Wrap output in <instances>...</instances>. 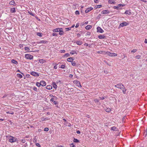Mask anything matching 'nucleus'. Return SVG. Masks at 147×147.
<instances>
[{
	"mask_svg": "<svg viewBox=\"0 0 147 147\" xmlns=\"http://www.w3.org/2000/svg\"><path fill=\"white\" fill-rule=\"evenodd\" d=\"M74 82L76 83L78 86L81 87H82V86L79 81L77 80L74 81Z\"/></svg>",
	"mask_w": 147,
	"mask_h": 147,
	"instance_id": "9b49d317",
	"label": "nucleus"
},
{
	"mask_svg": "<svg viewBox=\"0 0 147 147\" xmlns=\"http://www.w3.org/2000/svg\"><path fill=\"white\" fill-rule=\"evenodd\" d=\"M125 5H123V4H119L118 5V6L119 7H121V6H122V7H123L124 6H125Z\"/></svg>",
	"mask_w": 147,
	"mask_h": 147,
	"instance_id": "09e8293b",
	"label": "nucleus"
},
{
	"mask_svg": "<svg viewBox=\"0 0 147 147\" xmlns=\"http://www.w3.org/2000/svg\"><path fill=\"white\" fill-rule=\"evenodd\" d=\"M94 101L95 102L98 103L99 102V100L97 99H96L94 100Z\"/></svg>",
	"mask_w": 147,
	"mask_h": 147,
	"instance_id": "6e6d98bb",
	"label": "nucleus"
},
{
	"mask_svg": "<svg viewBox=\"0 0 147 147\" xmlns=\"http://www.w3.org/2000/svg\"><path fill=\"white\" fill-rule=\"evenodd\" d=\"M22 142L23 143H24L26 142V140L25 139H22L21 140Z\"/></svg>",
	"mask_w": 147,
	"mask_h": 147,
	"instance_id": "052dcab7",
	"label": "nucleus"
},
{
	"mask_svg": "<svg viewBox=\"0 0 147 147\" xmlns=\"http://www.w3.org/2000/svg\"><path fill=\"white\" fill-rule=\"evenodd\" d=\"M7 113H9V114H11V115H13L14 114L13 112V111H7Z\"/></svg>",
	"mask_w": 147,
	"mask_h": 147,
	"instance_id": "e433bc0d",
	"label": "nucleus"
},
{
	"mask_svg": "<svg viewBox=\"0 0 147 147\" xmlns=\"http://www.w3.org/2000/svg\"><path fill=\"white\" fill-rule=\"evenodd\" d=\"M53 85L54 88L56 89L57 88V86L56 83L55 82H53Z\"/></svg>",
	"mask_w": 147,
	"mask_h": 147,
	"instance_id": "f3484780",
	"label": "nucleus"
},
{
	"mask_svg": "<svg viewBox=\"0 0 147 147\" xmlns=\"http://www.w3.org/2000/svg\"><path fill=\"white\" fill-rule=\"evenodd\" d=\"M109 13L110 12L108 10H103L101 12V14H109Z\"/></svg>",
	"mask_w": 147,
	"mask_h": 147,
	"instance_id": "1a4fd4ad",
	"label": "nucleus"
},
{
	"mask_svg": "<svg viewBox=\"0 0 147 147\" xmlns=\"http://www.w3.org/2000/svg\"><path fill=\"white\" fill-rule=\"evenodd\" d=\"M76 43L78 45H81L82 44L83 42L82 41H76Z\"/></svg>",
	"mask_w": 147,
	"mask_h": 147,
	"instance_id": "a878e982",
	"label": "nucleus"
},
{
	"mask_svg": "<svg viewBox=\"0 0 147 147\" xmlns=\"http://www.w3.org/2000/svg\"><path fill=\"white\" fill-rule=\"evenodd\" d=\"M11 62L15 64H17L18 63V62L14 59H12L11 60Z\"/></svg>",
	"mask_w": 147,
	"mask_h": 147,
	"instance_id": "412c9836",
	"label": "nucleus"
},
{
	"mask_svg": "<svg viewBox=\"0 0 147 147\" xmlns=\"http://www.w3.org/2000/svg\"><path fill=\"white\" fill-rule=\"evenodd\" d=\"M79 26V24L78 23H77L76 24V25L75 26V27L76 28H78Z\"/></svg>",
	"mask_w": 147,
	"mask_h": 147,
	"instance_id": "338daca9",
	"label": "nucleus"
},
{
	"mask_svg": "<svg viewBox=\"0 0 147 147\" xmlns=\"http://www.w3.org/2000/svg\"><path fill=\"white\" fill-rule=\"evenodd\" d=\"M52 36H57L58 34L57 33H53L52 34Z\"/></svg>",
	"mask_w": 147,
	"mask_h": 147,
	"instance_id": "37998d69",
	"label": "nucleus"
},
{
	"mask_svg": "<svg viewBox=\"0 0 147 147\" xmlns=\"http://www.w3.org/2000/svg\"><path fill=\"white\" fill-rule=\"evenodd\" d=\"M141 57L140 55H138L136 56V58L137 59H140Z\"/></svg>",
	"mask_w": 147,
	"mask_h": 147,
	"instance_id": "49530a36",
	"label": "nucleus"
},
{
	"mask_svg": "<svg viewBox=\"0 0 147 147\" xmlns=\"http://www.w3.org/2000/svg\"><path fill=\"white\" fill-rule=\"evenodd\" d=\"M9 4L11 5H15V3L14 1L12 0L9 3Z\"/></svg>",
	"mask_w": 147,
	"mask_h": 147,
	"instance_id": "393cba45",
	"label": "nucleus"
},
{
	"mask_svg": "<svg viewBox=\"0 0 147 147\" xmlns=\"http://www.w3.org/2000/svg\"><path fill=\"white\" fill-rule=\"evenodd\" d=\"M59 31V34L60 35H63L64 34V32L63 30V29L62 28H61Z\"/></svg>",
	"mask_w": 147,
	"mask_h": 147,
	"instance_id": "f8f14e48",
	"label": "nucleus"
},
{
	"mask_svg": "<svg viewBox=\"0 0 147 147\" xmlns=\"http://www.w3.org/2000/svg\"><path fill=\"white\" fill-rule=\"evenodd\" d=\"M17 76L18 77H19L20 78H22V75L20 74H17Z\"/></svg>",
	"mask_w": 147,
	"mask_h": 147,
	"instance_id": "c756f323",
	"label": "nucleus"
},
{
	"mask_svg": "<svg viewBox=\"0 0 147 147\" xmlns=\"http://www.w3.org/2000/svg\"><path fill=\"white\" fill-rule=\"evenodd\" d=\"M70 53L71 55H74V54H77V53L76 51L74 50L72 51H71L70 52Z\"/></svg>",
	"mask_w": 147,
	"mask_h": 147,
	"instance_id": "cd10ccee",
	"label": "nucleus"
},
{
	"mask_svg": "<svg viewBox=\"0 0 147 147\" xmlns=\"http://www.w3.org/2000/svg\"><path fill=\"white\" fill-rule=\"evenodd\" d=\"M99 98H100V100H103L105 99V97L103 96L100 97Z\"/></svg>",
	"mask_w": 147,
	"mask_h": 147,
	"instance_id": "0e129e2a",
	"label": "nucleus"
},
{
	"mask_svg": "<svg viewBox=\"0 0 147 147\" xmlns=\"http://www.w3.org/2000/svg\"><path fill=\"white\" fill-rule=\"evenodd\" d=\"M97 30L98 32L102 33L104 32V30L100 27H98L97 28Z\"/></svg>",
	"mask_w": 147,
	"mask_h": 147,
	"instance_id": "423d86ee",
	"label": "nucleus"
},
{
	"mask_svg": "<svg viewBox=\"0 0 147 147\" xmlns=\"http://www.w3.org/2000/svg\"><path fill=\"white\" fill-rule=\"evenodd\" d=\"M105 37V36L104 35H100L98 36V38L99 39H104Z\"/></svg>",
	"mask_w": 147,
	"mask_h": 147,
	"instance_id": "a211bd4d",
	"label": "nucleus"
},
{
	"mask_svg": "<svg viewBox=\"0 0 147 147\" xmlns=\"http://www.w3.org/2000/svg\"><path fill=\"white\" fill-rule=\"evenodd\" d=\"M36 146L38 147H40V144L38 143H37L36 144Z\"/></svg>",
	"mask_w": 147,
	"mask_h": 147,
	"instance_id": "603ef678",
	"label": "nucleus"
},
{
	"mask_svg": "<svg viewBox=\"0 0 147 147\" xmlns=\"http://www.w3.org/2000/svg\"><path fill=\"white\" fill-rule=\"evenodd\" d=\"M46 88L48 90H51L52 88V87L51 86H47L46 87Z\"/></svg>",
	"mask_w": 147,
	"mask_h": 147,
	"instance_id": "bb28decb",
	"label": "nucleus"
},
{
	"mask_svg": "<svg viewBox=\"0 0 147 147\" xmlns=\"http://www.w3.org/2000/svg\"><path fill=\"white\" fill-rule=\"evenodd\" d=\"M125 14H126L130 15L131 14V13L130 11V10H126L125 12L124 13Z\"/></svg>",
	"mask_w": 147,
	"mask_h": 147,
	"instance_id": "aec40b11",
	"label": "nucleus"
},
{
	"mask_svg": "<svg viewBox=\"0 0 147 147\" xmlns=\"http://www.w3.org/2000/svg\"><path fill=\"white\" fill-rule=\"evenodd\" d=\"M97 7L96 8V9L97 8H99L101 7H102V5H97Z\"/></svg>",
	"mask_w": 147,
	"mask_h": 147,
	"instance_id": "a18cd8bd",
	"label": "nucleus"
},
{
	"mask_svg": "<svg viewBox=\"0 0 147 147\" xmlns=\"http://www.w3.org/2000/svg\"><path fill=\"white\" fill-rule=\"evenodd\" d=\"M57 64H56L54 66V68L55 69H56L57 68Z\"/></svg>",
	"mask_w": 147,
	"mask_h": 147,
	"instance_id": "5fc2aeb1",
	"label": "nucleus"
},
{
	"mask_svg": "<svg viewBox=\"0 0 147 147\" xmlns=\"http://www.w3.org/2000/svg\"><path fill=\"white\" fill-rule=\"evenodd\" d=\"M16 11V9L14 7L13 8H11L10 9V12L11 13H15Z\"/></svg>",
	"mask_w": 147,
	"mask_h": 147,
	"instance_id": "dca6fc26",
	"label": "nucleus"
},
{
	"mask_svg": "<svg viewBox=\"0 0 147 147\" xmlns=\"http://www.w3.org/2000/svg\"><path fill=\"white\" fill-rule=\"evenodd\" d=\"M101 16V15L100 14H99L98 15V16L96 17V18L98 20H99Z\"/></svg>",
	"mask_w": 147,
	"mask_h": 147,
	"instance_id": "c9c22d12",
	"label": "nucleus"
},
{
	"mask_svg": "<svg viewBox=\"0 0 147 147\" xmlns=\"http://www.w3.org/2000/svg\"><path fill=\"white\" fill-rule=\"evenodd\" d=\"M49 119L50 118L48 117L44 118V117H42V118H41V120L42 121L48 120H49Z\"/></svg>",
	"mask_w": 147,
	"mask_h": 147,
	"instance_id": "5701e85b",
	"label": "nucleus"
},
{
	"mask_svg": "<svg viewBox=\"0 0 147 147\" xmlns=\"http://www.w3.org/2000/svg\"><path fill=\"white\" fill-rule=\"evenodd\" d=\"M74 142H75L78 143L79 142V141L77 139L74 138Z\"/></svg>",
	"mask_w": 147,
	"mask_h": 147,
	"instance_id": "c85d7f7f",
	"label": "nucleus"
},
{
	"mask_svg": "<svg viewBox=\"0 0 147 147\" xmlns=\"http://www.w3.org/2000/svg\"><path fill=\"white\" fill-rule=\"evenodd\" d=\"M71 29V28H66V31H68L69 30H70Z\"/></svg>",
	"mask_w": 147,
	"mask_h": 147,
	"instance_id": "4d7b16f0",
	"label": "nucleus"
},
{
	"mask_svg": "<svg viewBox=\"0 0 147 147\" xmlns=\"http://www.w3.org/2000/svg\"><path fill=\"white\" fill-rule=\"evenodd\" d=\"M48 42V41H47L46 40H41L40 41L38 42H37V43L38 44H39L40 43H44L45 44Z\"/></svg>",
	"mask_w": 147,
	"mask_h": 147,
	"instance_id": "9d476101",
	"label": "nucleus"
},
{
	"mask_svg": "<svg viewBox=\"0 0 147 147\" xmlns=\"http://www.w3.org/2000/svg\"><path fill=\"white\" fill-rule=\"evenodd\" d=\"M26 76L27 78H29L30 76L29 74H26Z\"/></svg>",
	"mask_w": 147,
	"mask_h": 147,
	"instance_id": "680f3d73",
	"label": "nucleus"
},
{
	"mask_svg": "<svg viewBox=\"0 0 147 147\" xmlns=\"http://www.w3.org/2000/svg\"><path fill=\"white\" fill-rule=\"evenodd\" d=\"M121 86H123V85L121 83H120L115 85V87L117 88H120V89H122L123 88L122 87H121Z\"/></svg>",
	"mask_w": 147,
	"mask_h": 147,
	"instance_id": "39448f33",
	"label": "nucleus"
},
{
	"mask_svg": "<svg viewBox=\"0 0 147 147\" xmlns=\"http://www.w3.org/2000/svg\"><path fill=\"white\" fill-rule=\"evenodd\" d=\"M10 137L11 138L9 140V141L10 142L13 143L17 141V139L16 138H15L14 137L11 136H10Z\"/></svg>",
	"mask_w": 147,
	"mask_h": 147,
	"instance_id": "f03ea898",
	"label": "nucleus"
},
{
	"mask_svg": "<svg viewBox=\"0 0 147 147\" xmlns=\"http://www.w3.org/2000/svg\"><path fill=\"white\" fill-rule=\"evenodd\" d=\"M24 49L26 51H29L30 50V48L27 47H25Z\"/></svg>",
	"mask_w": 147,
	"mask_h": 147,
	"instance_id": "58836bf2",
	"label": "nucleus"
},
{
	"mask_svg": "<svg viewBox=\"0 0 147 147\" xmlns=\"http://www.w3.org/2000/svg\"><path fill=\"white\" fill-rule=\"evenodd\" d=\"M106 53L109 56L111 57L116 56L117 55V54L115 53H111L109 52H107Z\"/></svg>",
	"mask_w": 147,
	"mask_h": 147,
	"instance_id": "7ed1b4c3",
	"label": "nucleus"
},
{
	"mask_svg": "<svg viewBox=\"0 0 147 147\" xmlns=\"http://www.w3.org/2000/svg\"><path fill=\"white\" fill-rule=\"evenodd\" d=\"M25 57L26 59H29L30 60L32 59L33 58V55L29 54H25Z\"/></svg>",
	"mask_w": 147,
	"mask_h": 147,
	"instance_id": "f257e3e1",
	"label": "nucleus"
},
{
	"mask_svg": "<svg viewBox=\"0 0 147 147\" xmlns=\"http://www.w3.org/2000/svg\"><path fill=\"white\" fill-rule=\"evenodd\" d=\"M70 56V54H69V53H66L64 55V57H68L69 56Z\"/></svg>",
	"mask_w": 147,
	"mask_h": 147,
	"instance_id": "ea45409f",
	"label": "nucleus"
},
{
	"mask_svg": "<svg viewBox=\"0 0 147 147\" xmlns=\"http://www.w3.org/2000/svg\"><path fill=\"white\" fill-rule=\"evenodd\" d=\"M111 110L110 108H107L106 109V111L107 112H110L111 111Z\"/></svg>",
	"mask_w": 147,
	"mask_h": 147,
	"instance_id": "7c9ffc66",
	"label": "nucleus"
},
{
	"mask_svg": "<svg viewBox=\"0 0 147 147\" xmlns=\"http://www.w3.org/2000/svg\"><path fill=\"white\" fill-rule=\"evenodd\" d=\"M137 51V49H134L132 50L131 51V52L132 53V52H133V53H135V52L136 51Z\"/></svg>",
	"mask_w": 147,
	"mask_h": 147,
	"instance_id": "3c124183",
	"label": "nucleus"
},
{
	"mask_svg": "<svg viewBox=\"0 0 147 147\" xmlns=\"http://www.w3.org/2000/svg\"><path fill=\"white\" fill-rule=\"evenodd\" d=\"M40 82L41 85L42 86H45L46 84V82L44 81H41Z\"/></svg>",
	"mask_w": 147,
	"mask_h": 147,
	"instance_id": "ddd939ff",
	"label": "nucleus"
},
{
	"mask_svg": "<svg viewBox=\"0 0 147 147\" xmlns=\"http://www.w3.org/2000/svg\"><path fill=\"white\" fill-rule=\"evenodd\" d=\"M128 24V23L126 22H123L122 23H121L119 25V27H123L124 26H125L127 25Z\"/></svg>",
	"mask_w": 147,
	"mask_h": 147,
	"instance_id": "20e7f679",
	"label": "nucleus"
},
{
	"mask_svg": "<svg viewBox=\"0 0 147 147\" xmlns=\"http://www.w3.org/2000/svg\"><path fill=\"white\" fill-rule=\"evenodd\" d=\"M76 15H79L80 14L79 11H78L76 10L75 12Z\"/></svg>",
	"mask_w": 147,
	"mask_h": 147,
	"instance_id": "c03bdc74",
	"label": "nucleus"
},
{
	"mask_svg": "<svg viewBox=\"0 0 147 147\" xmlns=\"http://www.w3.org/2000/svg\"><path fill=\"white\" fill-rule=\"evenodd\" d=\"M49 130V129L47 127H46L44 128V131H48Z\"/></svg>",
	"mask_w": 147,
	"mask_h": 147,
	"instance_id": "de8ad7c7",
	"label": "nucleus"
},
{
	"mask_svg": "<svg viewBox=\"0 0 147 147\" xmlns=\"http://www.w3.org/2000/svg\"><path fill=\"white\" fill-rule=\"evenodd\" d=\"M28 13L30 14V15H31L32 16H34V14H33L32 13L30 12H29V11L28 12Z\"/></svg>",
	"mask_w": 147,
	"mask_h": 147,
	"instance_id": "864d4df0",
	"label": "nucleus"
},
{
	"mask_svg": "<svg viewBox=\"0 0 147 147\" xmlns=\"http://www.w3.org/2000/svg\"><path fill=\"white\" fill-rule=\"evenodd\" d=\"M30 74L31 75L35 77H38L39 76V74H38L37 73L34 71H32L30 73Z\"/></svg>",
	"mask_w": 147,
	"mask_h": 147,
	"instance_id": "0eeeda50",
	"label": "nucleus"
},
{
	"mask_svg": "<svg viewBox=\"0 0 147 147\" xmlns=\"http://www.w3.org/2000/svg\"><path fill=\"white\" fill-rule=\"evenodd\" d=\"M113 8H114V9H118L119 8V7L118 6H114L113 7Z\"/></svg>",
	"mask_w": 147,
	"mask_h": 147,
	"instance_id": "8fccbe9b",
	"label": "nucleus"
},
{
	"mask_svg": "<svg viewBox=\"0 0 147 147\" xmlns=\"http://www.w3.org/2000/svg\"><path fill=\"white\" fill-rule=\"evenodd\" d=\"M53 103H54V104L55 105H57L58 104L57 102V101H56V100L54 101L53 102Z\"/></svg>",
	"mask_w": 147,
	"mask_h": 147,
	"instance_id": "bf43d9fd",
	"label": "nucleus"
},
{
	"mask_svg": "<svg viewBox=\"0 0 147 147\" xmlns=\"http://www.w3.org/2000/svg\"><path fill=\"white\" fill-rule=\"evenodd\" d=\"M39 62L40 63H42V64L44 63H45L46 62V61H45V59H39Z\"/></svg>",
	"mask_w": 147,
	"mask_h": 147,
	"instance_id": "2eb2a0df",
	"label": "nucleus"
},
{
	"mask_svg": "<svg viewBox=\"0 0 147 147\" xmlns=\"http://www.w3.org/2000/svg\"><path fill=\"white\" fill-rule=\"evenodd\" d=\"M71 147H75V145L73 144V143H71L70 144Z\"/></svg>",
	"mask_w": 147,
	"mask_h": 147,
	"instance_id": "13d9d810",
	"label": "nucleus"
},
{
	"mask_svg": "<svg viewBox=\"0 0 147 147\" xmlns=\"http://www.w3.org/2000/svg\"><path fill=\"white\" fill-rule=\"evenodd\" d=\"M111 130L117 131L118 129L115 126L112 127H111Z\"/></svg>",
	"mask_w": 147,
	"mask_h": 147,
	"instance_id": "4468645a",
	"label": "nucleus"
},
{
	"mask_svg": "<svg viewBox=\"0 0 147 147\" xmlns=\"http://www.w3.org/2000/svg\"><path fill=\"white\" fill-rule=\"evenodd\" d=\"M36 34L37 35L40 37H42V34L40 32H37Z\"/></svg>",
	"mask_w": 147,
	"mask_h": 147,
	"instance_id": "2f4dec72",
	"label": "nucleus"
},
{
	"mask_svg": "<svg viewBox=\"0 0 147 147\" xmlns=\"http://www.w3.org/2000/svg\"><path fill=\"white\" fill-rule=\"evenodd\" d=\"M36 85L38 87H40L41 85L40 82H37L36 83Z\"/></svg>",
	"mask_w": 147,
	"mask_h": 147,
	"instance_id": "f704fd0d",
	"label": "nucleus"
},
{
	"mask_svg": "<svg viewBox=\"0 0 147 147\" xmlns=\"http://www.w3.org/2000/svg\"><path fill=\"white\" fill-rule=\"evenodd\" d=\"M91 33L90 32H88L86 33V35H90Z\"/></svg>",
	"mask_w": 147,
	"mask_h": 147,
	"instance_id": "774afa93",
	"label": "nucleus"
},
{
	"mask_svg": "<svg viewBox=\"0 0 147 147\" xmlns=\"http://www.w3.org/2000/svg\"><path fill=\"white\" fill-rule=\"evenodd\" d=\"M123 90H122L123 92V93L125 94V93L126 90L125 89V87L124 86H123Z\"/></svg>",
	"mask_w": 147,
	"mask_h": 147,
	"instance_id": "473e14b6",
	"label": "nucleus"
},
{
	"mask_svg": "<svg viewBox=\"0 0 147 147\" xmlns=\"http://www.w3.org/2000/svg\"><path fill=\"white\" fill-rule=\"evenodd\" d=\"M7 96V94H5L2 97V98H5Z\"/></svg>",
	"mask_w": 147,
	"mask_h": 147,
	"instance_id": "e2e57ef3",
	"label": "nucleus"
},
{
	"mask_svg": "<svg viewBox=\"0 0 147 147\" xmlns=\"http://www.w3.org/2000/svg\"><path fill=\"white\" fill-rule=\"evenodd\" d=\"M60 51L61 53H64L65 52V51L64 50H61Z\"/></svg>",
	"mask_w": 147,
	"mask_h": 147,
	"instance_id": "69168bd1",
	"label": "nucleus"
},
{
	"mask_svg": "<svg viewBox=\"0 0 147 147\" xmlns=\"http://www.w3.org/2000/svg\"><path fill=\"white\" fill-rule=\"evenodd\" d=\"M60 28H56L53 29V31L54 32H59V30L60 29Z\"/></svg>",
	"mask_w": 147,
	"mask_h": 147,
	"instance_id": "6ab92c4d",
	"label": "nucleus"
},
{
	"mask_svg": "<svg viewBox=\"0 0 147 147\" xmlns=\"http://www.w3.org/2000/svg\"><path fill=\"white\" fill-rule=\"evenodd\" d=\"M92 28V26H90V25H88L85 28L86 30H89V29H91Z\"/></svg>",
	"mask_w": 147,
	"mask_h": 147,
	"instance_id": "b1692460",
	"label": "nucleus"
},
{
	"mask_svg": "<svg viewBox=\"0 0 147 147\" xmlns=\"http://www.w3.org/2000/svg\"><path fill=\"white\" fill-rule=\"evenodd\" d=\"M60 67L62 69H64L65 68V66L64 65H61V67Z\"/></svg>",
	"mask_w": 147,
	"mask_h": 147,
	"instance_id": "79ce46f5",
	"label": "nucleus"
},
{
	"mask_svg": "<svg viewBox=\"0 0 147 147\" xmlns=\"http://www.w3.org/2000/svg\"><path fill=\"white\" fill-rule=\"evenodd\" d=\"M93 9V8L92 7L88 8L85 10V12L86 13H87L90 11L91 10H92Z\"/></svg>",
	"mask_w": 147,
	"mask_h": 147,
	"instance_id": "6e6552de",
	"label": "nucleus"
},
{
	"mask_svg": "<svg viewBox=\"0 0 147 147\" xmlns=\"http://www.w3.org/2000/svg\"><path fill=\"white\" fill-rule=\"evenodd\" d=\"M33 89L34 91L36 92H37L38 91L37 88L35 87H33Z\"/></svg>",
	"mask_w": 147,
	"mask_h": 147,
	"instance_id": "a19ab883",
	"label": "nucleus"
},
{
	"mask_svg": "<svg viewBox=\"0 0 147 147\" xmlns=\"http://www.w3.org/2000/svg\"><path fill=\"white\" fill-rule=\"evenodd\" d=\"M74 59L71 57H69L67 59V61L69 62H71L74 60Z\"/></svg>",
	"mask_w": 147,
	"mask_h": 147,
	"instance_id": "4be33fe9",
	"label": "nucleus"
},
{
	"mask_svg": "<svg viewBox=\"0 0 147 147\" xmlns=\"http://www.w3.org/2000/svg\"><path fill=\"white\" fill-rule=\"evenodd\" d=\"M108 2L111 4H114L115 3L114 2L112 1L111 0H109Z\"/></svg>",
	"mask_w": 147,
	"mask_h": 147,
	"instance_id": "72a5a7b5",
	"label": "nucleus"
},
{
	"mask_svg": "<svg viewBox=\"0 0 147 147\" xmlns=\"http://www.w3.org/2000/svg\"><path fill=\"white\" fill-rule=\"evenodd\" d=\"M71 64H72V65L74 66H76V62L75 61H72Z\"/></svg>",
	"mask_w": 147,
	"mask_h": 147,
	"instance_id": "4c0bfd02",
	"label": "nucleus"
}]
</instances>
